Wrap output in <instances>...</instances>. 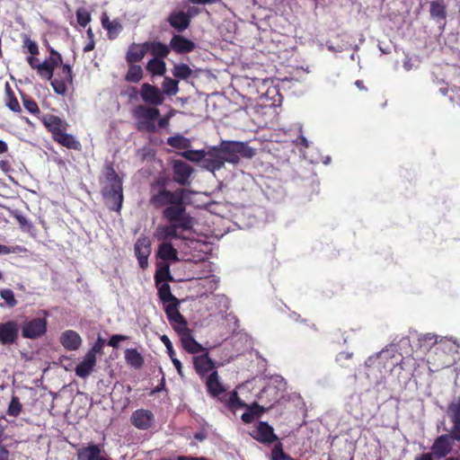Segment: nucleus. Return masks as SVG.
<instances>
[{
    "label": "nucleus",
    "instance_id": "f257e3e1",
    "mask_svg": "<svg viewBox=\"0 0 460 460\" xmlns=\"http://www.w3.org/2000/svg\"><path fill=\"white\" fill-rule=\"evenodd\" d=\"M102 195L110 209L119 211L123 201L122 184L120 179L112 169L108 170L106 173Z\"/></svg>",
    "mask_w": 460,
    "mask_h": 460
},
{
    "label": "nucleus",
    "instance_id": "f03ea898",
    "mask_svg": "<svg viewBox=\"0 0 460 460\" xmlns=\"http://www.w3.org/2000/svg\"><path fill=\"white\" fill-rule=\"evenodd\" d=\"M225 163L238 164L240 156L252 158L254 155V150L243 142L239 141H222L219 144Z\"/></svg>",
    "mask_w": 460,
    "mask_h": 460
},
{
    "label": "nucleus",
    "instance_id": "7ed1b4c3",
    "mask_svg": "<svg viewBox=\"0 0 460 460\" xmlns=\"http://www.w3.org/2000/svg\"><path fill=\"white\" fill-rule=\"evenodd\" d=\"M164 217L170 223L179 226L181 231L190 230L193 226V219L186 213L182 202L167 207L164 211Z\"/></svg>",
    "mask_w": 460,
    "mask_h": 460
},
{
    "label": "nucleus",
    "instance_id": "20e7f679",
    "mask_svg": "<svg viewBox=\"0 0 460 460\" xmlns=\"http://www.w3.org/2000/svg\"><path fill=\"white\" fill-rule=\"evenodd\" d=\"M41 317H36L24 322L22 327V334L26 339H38L45 334L47 331L48 313L42 311Z\"/></svg>",
    "mask_w": 460,
    "mask_h": 460
},
{
    "label": "nucleus",
    "instance_id": "39448f33",
    "mask_svg": "<svg viewBox=\"0 0 460 460\" xmlns=\"http://www.w3.org/2000/svg\"><path fill=\"white\" fill-rule=\"evenodd\" d=\"M184 190L179 189L175 191H169L165 189L161 190L151 199V203L156 207L172 206L174 203H181L184 198Z\"/></svg>",
    "mask_w": 460,
    "mask_h": 460
},
{
    "label": "nucleus",
    "instance_id": "423d86ee",
    "mask_svg": "<svg viewBox=\"0 0 460 460\" xmlns=\"http://www.w3.org/2000/svg\"><path fill=\"white\" fill-rule=\"evenodd\" d=\"M174 330L181 337V341L183 348L190 353L195 354L206 350L196 340L193 338L192 331L187 326L174 327Z\"/></svg>",
    "mask_w": 460,
    "mask_h": 460
},
{
    "label": "nucleus",
    "instance_id": "0eeeda50",
    "mask_svg": "<svg viewBox=\"0 0 460 460\" xmlns=\"http://www.w3.org/2000/svg\"><path fill=\"white\" fill-rule=\"evenodd\" d=\"M225 165V160L221 153L219 145L217 146L210 147L206 151L205 162L203 168L215 172L222 169Z\"/></svg>",
    "mask_w": 460,
    "mask_h": 460
},
{
    "label": "nucleus",
    "instance_id": "6e6552de",
    "mask_svg": "<svg viewBox=\"0 0 460 460\" xmlns=\"http://www.w3.org/2000/svg\"><path fill=\"white\" fill-rule=\"evenodd\" d=\"M454 440L450 435H441L434 441L431 450L435 456L442 458L449 455L454 447Z\"/></svg>",
    "mask_w": 460,
    "mask_h": 460
},
{
    "label": "nucleus",
    "instance_id": "1a4fd4ad",
    "mask_svg": "<svg viewBox=\"0 0 460 460\" xmlns=\"http://www.w3.org/2000/svg\"><path fill=\"white\" fill-rule=\"evenodd\" d=\"M137 116L142 119L143 128L148 131L155 130V120L160 115L156 108L139 106L137 111Z\"/></svg>",
    "mask_w": 460,
    "mask_h": 460
},
{
    "label": "nucleus",
    "instance_id": "9d476101",
    "mask_svg": "<svg viewBox=\"0 0 460 460\" xmlns=\"http://www.w3.org/2000/svg\"><path fill=\"white\" fill-rule=\"evenodd\" d=\"M130 420L136 428L146 430L153 426L155 417L150 411L139 409L132 413Z\"/></svg>",
    "mask_w": 460,
    "mask_h": 460
},
{
    "label": "nucleus",
    "instance_id": "9b49d317",
    "mask_svg": "<svg viewBox=\"0 0 460 460\" xmlns=\"http://www.w3.org/2000/svg\"><path fill=\"white\" fill-rule=\"evenodd\" d=\"M181 227L176 224L160 225L156 227L154 236L157 241L168 242L172 238H182Z\"/></svg>",
    "mask_w": 460,
    "mask_h": 460
},
{
    "label": "nucleus",
    "instance_id": "f8f14e48",
    "mask_svg": "<svg viewBox=\"0 0 460 460\" xmlns=\"http://www.w3.org/2000/svg\"><path fill=\"white\" fill-rule=\"evenodd\" d=\"M19 326L14 321H8L0 323V343L3 345L12 344L18 337Z\"/></svg>",
    "mask_w": 460,
    "mask_h": 460
},
{
    "label": "nucleus",
    "instance_id": "ddd939ff",
    "mask_svg": "<svg viewBox=\"0 0 460 460\" xmlns=\"http://www.w3.org/2000/svg\"><path fill=\"white\" fill-rule=\"evenodd\" d=\"M151 253V243L147 237H140L135 243V254L142 269L148 265V257Z\"/></svg>",
    "mask_w": 460,
    "mask_h": 460
},
{
    "label": "nucleus",
    "instance_id": "4468645a",
    "mask_svg": "<svg viewBox=\"0 0 460 460\" xmlns=\"http://www.w3.org/2000/svg\"><path fill=\"white\" fill-rule=\"evenodd\" d=\"M140 96L145 102L152 105H160L164 100L163 93L157 87L149 84L142 85Z\"/></svg>",
    "mask_w": 460,
    "mask_h": 460
},
{
    "label": "nucleus",
    "instance_id": "2eb2a0df",
    "mask_svg": "<svg viewBox=\"0 0 460 460\" xmlns=\"http://www.w3.org/2000/svg\"><path fill=\"white\" fill-rule=\"evenodd\" d=\"M77 460H110L100 445L91 444L77 450Z\"/></svg>",
    "mask_w": 460,
    "mask_h": 460
},
{
    "label": "nucleus",
    "instance_id": "dca6fc26",
    "mask_svg": "<svg viewBox=\"0 0 460 460\" xmlns=\"http://www.w3.org/2000/svg\"><path fill=\"white\" fill-rule=\"evenodd\" d=\"M61 345L67 350H77L82 345L81 336L73 330H67L59 337Z\"/></svg>",
    "mask_w": 460,
    "mask_h": 460
},
{
    "label": "nucleus",
    "instance_id": "f3484780",
    "mask_svg": "<svg viewBox=\"0 0 460 460\" xmlns=\"http://www.w3.org/2000/svg\"><path fill=\"white\" fill-rule=\"evenodd\" d=\"M57 58H50L43 63L37 66L38 73L41 77L51 80L53 77L54 68L62 63V57L59 53H56Z\"/></svg>",
    "mask_w": 460,
    "mask_h": 460
},
{
    "label": "nucleus",
    "instance_id": "a211bd4d",
    "mask_svg": "<svg viewBox=\"0 0 460 460\" xmlns=\"http://www.w3.org/2000/svg\"><path fill=\"white\" fill-rule=\"evenodd\" d=\"M95 365L96 357L86 353L83 360L76 366L75 369V375L81 378H86L92 374Z\"/></svg>",
    "mask_w": 460,
    "mask_h": 460
},
{
    "label": "nucleus",
    "instance_id": "6ab92c4d",
    "mask_svg": "<svg viewBox=\"0 0 460 460\" xmlns=\"http://www.w3.org/2000/svg\"><path fill=\"white\" fill-rule=\"evenodd\" d=\"M147 44L146 42L139 44V43H132L128 49L126 55V60L128 64H133L138 62L143 59L145 55L147 53Z\"/></svg>",
    "mask_w": 460,
    "mask_h": 460
},
{
    "label": "nucleus",
    "instance_id": "aec40b11",
    "mask_svg": "<svg viewBox=\"0 0 460 460\" xmlns=\"http://www.w3.org/2000/svg\"><path fill=\"white\" fill-rule=\"evenodd\" d=\"M252 436L258 441L264 443H270L276 439L272 427L266 422H260L253 430Z\"/></svg>",
    "mask_w": 460,
    "mask_h": 460
},
{
    "label": "nucleus",
    "instance_id": "412c9836",
    "mask_svg": "<svg viewBox=\"0 0 460 460\" xmlns=\"http://www.w3.org/2000/svg\"><path fill=\"white\" fill-rule=\"evenodd\" d=\"M179 300L168 303L165 306V314L170 322L175 323L174 327H185L187 323L178 309Z\"/></svg>",
    "mask_w": 460,
    "mask_h": 460
},
{
    "label": "nucleus",
    "instance_id": "4be33fe9",
    "mask_svg": "<svg viewBox=\"0 0 460 460\" xmlns=\"http://www.w3.org/2000/svg\"><path fill=\"white\" fill-rule=\"evenodd\" d=\"M174 180L181 184H186L192 173V169L182 161H175L173 164Z\"/></svg>",
    "mask_w": 460,
    "mask_h": 460
},
{
    "label": "nucleus",
    "instance_id": "5701e85b",
    "mask_svg": "<svg viewBox=\"0 0 460 460\" xmlns=\"http://www.w3.org/2000/svg\"><path fill=\"white\" fill-rule=\"evenodd\" d=\"M170 48L177 53H189L195 49V44L181 35H174L170 41Z\"/></svg>",
    "mask_w": 460,
    "mask_h": 460
},
{
    "label": "nucleus",
    "instance_id": "b1692460",
    "mask_svg": "<svg viewBox=\"0 0 460 460\" xmlns=\"http://www.w3.org/2000/svg\"><path fill=\"white\" fill-rule=\"evenodd\" d=\"M102 27L107 31L109 39L114 40L122 31V24L117 19L111 21L107 13H103L101 18Z\"/></svg>",
    "mask_w": 460,
    "mask_h": 460
},
{
    "label": "nucleus",
    "instance_id": "393cba45",
    "mask_svg": "<svg viewBox=\"0 0 460 460\" xmlns=\"http://www.w3.org/2000/svg\"><path fill=\"white\" fill-rule=\"evenodd\" d=\"M157 255L164 261H178V252L170 242H162L158 246Z\"/></svg>",
    "mask_w": 460,
    "mask_h": 460
},
{
    "label": "nucleus",
    "instance_id": "a878e982",
    "mask_svg": "<svg viewBox=\"0 0 460 460\" xmlns=\"http://www.w3.org/2000/svg\"><path fill=\"white\" fill-rule=\"evenodd\" d=\"M172 27L177 29L179 31H182L187 29L190 25V18L183 12L172 13L168 19Z\"/></svg>",
    "mask_w": 460,
    "mask_h": 460
},
{
    "label": "nucleus",
    "instance_id": "bb28decb",
    "mask_svg": "<svg viewBox=\"0 0 460 460\" xmlns=\"http://www.w3.org/2000/svg\"><path fill=\"white\" fill-rule=\"evenodd\" d=\"M207 387L208 393L213 396H218L225 392V388L219 381L217 371L212 372L207 380Z\"/></svg>",
    "mask_w": 460,
    "mask_h": 460
},
{
    "label": "nucleus",
    "instance_id": "cd10ccee",
    "mask_svg": "<svg viewBox=\"0 0 460 460\" xmlns=\"http://www.w3.org/2000/svg\"><path fill=\"white\" fill-rule=\"evenodd\" d=\"M54 138L59 144L68 148L77 149L80 146L79 142L72 135L66 134L62 130L55 131Z\"/></svg>",
    "mask_w": 460,
    "mask_h": 460
},
{
    "label": "nucleus",
    "instance_id": "c85d7f7f",
    "mask_svg": "<svg viewBox=\"0 0 460 460\" xmlns=\"http://www.w3.org/2000/svg\"><path fill=\"white\" fill-rule=\"evenodd\" d=\"M147 51L150 52L157 58H164L170 53V47L158 42V41H147Z\"/></svg>",
    "mask_w": 460,
    "mask_h": 460
},
{
    "label": "nucleus",
    "instance_id": "c756f323",
    "mask_svg": "<svg viewBox=\"0 0 460 460\" xmlns=\"http://www.w3.org/2000/svg\"><path fill=\"white\" fill-rule=\"evenodd\" d=\"M194 367L198 373L204 375L214 368V362L206 354L194 358Z\"/></svg>",
    "mask_w": 460,
    "mask_h": 460
},
{
    "label": "nucleus",
    "instance_id": "7c9ffc66",
    "mask_svg": "<svg viewBox=\"0 0 460 460\" xmlns=\"http://www.w3.org/2000/svg\"><path fill=\"white\" fill-rule=\"evenodd\" d=\"M125 360L128 365L134 368H139L144 364V358L136 349H127L125 350Z\"/></svg>",
    "mask_w": 460,
    "mask_h": 460
},
{
    "label": "nucleus",
    "instance_id": "2f4dec72",
    "mask_svg": "<svg viewBox=\"0 0 460 460\" xmlns=\"http://www.w3.org/2000/svg\"><path fill=\"white\" fill-rule=\"evenodd\" d=\"M155 283H163L166 280L172 281L173 278L170 272V265L166 261L158 263V269L155 275Z\"/></svg>",
    "mask_w": 460,
    "mask_h": 460
},
{
    "label": "nucleus",
    "instance_id": "473e14b6",
    "mask_svg": "<svg viewBox=\"0 0 460 460\" xmlns=\"http://www.w3.org/2000/svg\"><path fill=\"white\" fill-rule=\"evenodd\" d=\"M155 287L157 288V293L160 300L164 304H168L173 301L178 300L171 292V288L168 283H155Z\"/></svg>",
    "mask_w": 460,
    "mask_h": 460
},
{
    "label": "nucleus",
    "instance_id": "72a5a7b5",
    "mask_svg": "<svg viewBox=\"0 0 460 460\" xmlns=\"http://www.w3.org/2000/svg\"><path fill=\"white\" fill-rule=\"evenodd\" d=\"M221 400L225 402L226 406L232 411H236L239 408H246V406H248L238 397L237 393L234 391L225 394Z\"/></svg>",
    "mask_w": 460,
    "mask_h": 460
},
{
    "label": "nucleus",
    "instance_id": "f704fd0d",
    "mask_svg": "<svg viewBox=\"0 0 460 460\" xmlns=\"http://www.w3.org/2000/svg\"><path fill=\"white\" fill-rule=\"evenodd\" d=\"M246 411L242 414V420L244 423H251L253 421L255 416H260L263 411L264 408L260 406L258 403L253 402L251 405L246 406Z\"/></svg>",
    "mask_w": 460,
    "mask_h": 460
},
{
    "label": "nucleus",
    "instance_id": "c9c22d12",
    "mask_svg": "<svg viewBox=\"0 0 460 460\" xmlns=\"http://www.w3.org/2000/svg\"><path fill=\"white\" fill-rule=\"evenodd\" d=\"M146 70L154 76L164 75L166 70L165 63L160 58H154L148 61L146 65Z\"/></svg>",
    "mask_w": 460,
    "mask_h": 460
},
{
    "label": "nucleus",
    "instance_id": "e433bc0d",
    "mask_svg": "<svg viewBox=\"0 0 460 460\" xmlns=\"http://www.w3.org/2000/svg\"><path fill=\"white\" fill-rule=\"evenodd\" d=\"M4 102H5V105L12 111H14V112L21 111L20 104H19L17 99L14 97V94H13L8 83L5 84V100H4Z\"/></svg>",
    "mask_w": 460,
    "mask_h": 460
},
{
    "label": "nucleus",
    "instance_id": "4c0bfd02",
    "mask_svg": "<svg viewBox=\"0 0 460 460\" xmlns=\"http://www.w3.org/2000/svg\"><path fill=\"white\" fill-rule=\"evenodd\" d=\"M181 155L189 161L200 163L203 168L206 155L205 150H188L181 153Z\"/></svg>",
    "mask_w": 460,
    "mask_h": 460
},
{
    "label": "nucleus",
    "instance_id": "58836bf2",
    "mask_svg": "<svg viewBox=\"0 0 460 460\" xmlns=\"http://www.w3.org/2000/svg\"><path fill=\"white\" fill-rule=\"evenodd\" d=\"M143 77L142 67L138 65L129 64L128 71L126 75V80L131 83H137Z\"/></svg>",
    "mask_w": 460,
    "mask_h": 460
},
{
    "label": "nucleus",
    "instance_id": "ea45409f",
    "mask_svg": "<svg viewBox=\"0 0 460 460\" xmlns=\"http://www.w3.org/2000/svg\"><path fill=\"white\" fill-rule=\"evenodd\" d=\"M430 14L433 18L441 20L446 17V7L443 2L434 1L430 4Z\"/></svg>",
    "mask_w": 460,
    "mask_h": 460
},
{
    "label": "nucleus",
    "instance_id": "a19ab883",
    "mask_svg": "<svg viewBox=\"0 0 460 460\" xmlns=\"http://www.w3.org/2000/svg\"><path fill=\"white\" fill-rule=\"evenodd\" d=\"M162 87L164 93L169 96L175 95L179 91L178 81L170 77L164 78Z\"/></svg>",
    "mask_w": 460,
    "mask_h": 460
},
{
    "label": "nucleus",
    "instance_id": "79ce46f5",
    "mask_svg": "<svg viewBox=\"0 0 460 460\" xmlns=\"http://www.w3.org/2000/svg\"><path fill=\"white\" fill-rule=\"evenodd\" d=\"M167 143L175 148H187L190 145V140L182 136L171 137L167 139Z\"/></svg>",
    "mask_w": 460,
    "mask_h": 460
},
{
    "label": "nucleus",
    "instance_id": "37998d69",
    "mask_svg": "<svg viewBox=\"0 0 460 460\" xmlns=\"http://www.w3.org/2000/svg\"><path fill=\"white\" fill-rule=\"evenodd\" d=\"M0 296L4 300L5 305L13 308L17 305V300L14 297V294L11 289L5 288L0 291Z\"/></svg>",
    "mask_w": 460,
    "mask_h": 460
},
{
    "label": "nucleus",
    "instance_id": "c03bdc74",
    "mask_svg": "<svg viewBox=\"0 0 460 460\" xmlns=\"http://www.w3.org/2000/svg\"><path fill=\"white\" fill-rule=\"evenodd\" d=\"M172 74L175 77L186 79L191 75V69L185 64L176 65Z\"/></svg>",
    "mask_w": 460,
    "mask_h": 460
},
{
    "label": "nucleus",
    "instance_id": "a18cd8bd",
    "mask_svg": "<svg viewBox=\"0 0 460 460\" xmlns=\"http://www.w3.org/2000/svg\"><path fill=\"white\" fill-rule=\"evenodd\" d=\"M420 347L424 348L426 350H429L432 346H434L438 341L434 334L427 333L422 335L419 339Z\"/></svg>",
    "mask_w": 460,
    "mask_h": 460
},
{
    "label": "nucleus",
    "instance_id": "49530a36",
    "mask_svg": "<svg viewBox=\"0 0 460 460\" xmlns=\"http://www.w3.org/2000/svg\"><path fill=\"white\" fill-rule=\"evenodd\" d=\"M22 411V404L18 399V397H13L11 400V402L9 404L7 413L10 416L16 417L18 416Z\"/></svg>",
    "mask_w": 460,
    "mask_h": 460
},
{
    "label": "nucleus",
    "instance_id": "de8ad7c7",
    "mask_svg": "<svg viewBox=\"0 0 460 460\" xmlns=\"http://www.w3.org/2000/svg\"><path fill=\"white\" fill-rule=\"evenodd\" d=\"M51 82V85L58 94L64 95L66 92V82L63 79L54 78L49 80Z\"/></svg>",
    "mask_w": 460,
    "mask_h": 460
},
{
    "label": "nucleus",
    "instance_id": "09e8293b",
    "mask_svg": "<svg viewBox=\"0 0 460 460\" xmlns=\"http://www.w3.org/2000/svg\"><path fill=\"white\" fill-rule=\"evenodd\" d=\"M76 18H77L78 23L82 27H85L91 21V15L89 13V12L84 8H79L76 11Z\"/></svg>",
    "mask_w": 460,
    "mask_h": 460
},
{
    "label": "nucleus",
    "instance_id": "8fccbe9b",
    "mask_svg": "<svg viewBox=\"0 0 460 460\" xmlns=\"http://www.w3.org/2000/svg\"><path fill=\"white\" fill-rule=\"evenodd\" d=\"M23 40V47L28 49V51L33 56L37 55L39 52L38 45L35 41L31 40L30 37L26 34L22 35Z\"/></svg>",
    "mask_w": 460,
    "mask_h": 460
},
{
    "label": "nucleus",
    "instance_id": "3c124183",
    "mask_svg": "<svg viewBox=\"0 0 460 460\" xmlns=\"http://www.w3.org/2000/svg\"><path fill=\"white\" fill-rule=\"evenodd\" d=\"M453 426L450 429V435L453 439L460 441V417L451 419Z\"/></svg>",
    "mask_w": 460,
    "mask_h": 460
},
{
    "label": "nucleus",
    "instance_id": "603ef678",
    "mask_svg": "<svg viewBox=\"0 0 460 460\" xmlns=\"http://www.w3.org/2000/svg\"><path fill=\"white\" fill-rule=\"evenodd\" d=\"M105 344V340L102 337H98L95 343L93 345V347L87 351L88 354L96 357L98 353H101L103 346Z\"/></svg>",
    "mask_w": 460,
    "mask_h": 460
},
{
    "label": "nucleus",
    "instance_id": "864d4df0",
    "mask_svg": "<svg viewBox=\"0 0 460 460\" xmlns=\"http://www.w3.org/2000/svg\"><path fill=\"white\" fill-rule=\"evenodd\" d=\"M46 125L53 131V134L55 133V131L57 130H61L60 127H61V119H58V117H55V116H50L47 120H46Z\"/></svg>",
    "mask_w": 460,
    "mask_h": 460
},
{
    "label": "nucleus",
    "instance_id": "5fc2aeb1",
    "mask_svg": "<svg viewBox=\"0 0 460 460\" xmlns=\"http://www.w3.org/2000/svg\"><path fill=\"white\" fill-rule=\"evenodd\" d=\"M23 106L24 108L31 113L36 114L40 112V109L37 103L31 99H23Z\"/></svg>",
    "mask_w": 460,
    "mask_h": 460
},
{
    "label": "nucleus",
    "instance_id": "6e6d98bb",
    "mask_svg": "<svg viewBox=\"0 0 460 460\" xmlns=\"http://www.w3.org/2000/svg\"><path fill=\"white\" fill-rule=\"evenodd\" d=\"M272 460H288V456L283 452L280 446H276L272 450Z\"/></svg>",
    "mask_w": 460,
    "mask_h": 460
},
{
    "label": "nucleus",
    "instance_id": "4d7b16f0",
    "mask_svg": "<svg viewBox=\"0 0 460 460\" xmlns=\"http://www.w3.org/2000/svg\"><path fill=\"white\" fill-rule=\"evenodd\" d=\"M23 251H24V249L21 246L9 247V246L0 244V254L15 253V252H21Z\"/></svg>",
    "mask_w": 460,
    "mask_h": 460
},
{
    "label": "nucleus",
    "instance_id": "13d9d810",
    "mask_svg": "<svg viewBox=\"0 0 460 460\" xmlns=\"http://www.w3.org/2000/svg\"><path fill=\"white\" fill-rule=\"evenodd\" d=\"M448 412L450 419L460 417V401L458 402H453L448 407Z\"/></svg>",
    "mask_w": 460,
    "mask_h": 460
},
{
    "label": "nucleus",
    "instance_id": "bf43d9fd",
    "mask_svg": "<svg viewBox=\"0 0 460 460\" xmlns=\"http://www.w3.org/2000/svg\"><path fill=\"white\" fill-rule=\"evenodd\" d=\"M161 341L166 347L167 353L170 356V358H173L175 356V352L173 350L172 344L170 339L166 335H162Z\"/></svg>",
    "mask_w": 460,
    "mask_h": 460
},
{
    "label": "nucleus",
    "instance_id": "052dcab7",
    "mask_svg": "<svg viewBox=\"0 0 460 460\" xmlns=\"http://www.w3.org/2000/svg\"><path fill=\"white\" fill-rule=\"evenodd\" d=\"M127 339L128 337L125 335L114 334L111 337L110 341H108V345L113 348H117L120 341H123Z\"/></svg>",
    "mask_w": 460,
    "mask_h": 460
},
{
    "label": "nucleus",
    "instance_id": "680f3d73",
    "mask_svg": "<svg viewBox=\"0 0 460 460\" xmlns=\"http://www.w3.org/2000/svg\"><path fill=\"white\" fill-rule=\"evenodd\" d=\"M61 79H63L66 83L72 82V71L69 66L65 65L62 66Z\"/></svg>",
    "mask_w": 460,
    "mask_h": 460
},
{
    "label": "nucleus",
    "instance_id": "e2e57ef3",
    "mask_svg": "<svg viewBox=\"0 0 460 460\" xmlns=\"http://www.w3.org/2000/svg\"><path fill=\"white\" fill-rule=\"evenodd\" d=\"M9 452L4 446L0 444V460H8Z\"/></svg>",
    "mask_w": 460,
    "mask_h": 460
},
{
    "label": "nucleus",
    "instance_id": "0e129e2a",
    "mask_svg": "<svg viewBox=\"0 0 460 460\" xmlns=\"http://www.w3.org/2000/svg\"><path fill=\"white\" fill-rule=\"evenodd\" d=\"M171 359H172L173 366L177 369L178 373L181 376L182 375V366H181V361L178 358H176L175 356L173 358H172Z\"/></svg>",
    "mask_w": 460,
    "mask_h": 460
},
{
    "label": "nucleus",
    "instance_id": "69168bd1",
    "mask_svg": "<svg viewBox=\"0 0 460 460\" xmlns=\"http://www.w3.org/2000/svg\"><path fill=\"white\" fill-rule=\"evenodd\" d=\"M352 356L351 353H349V352H341L338 356H337V361L339 362H341L343 359H349Z\"/></svg>",
    "mask_w": 460,
    "mask_h": 460
},
{
    "label": "nucleus",
    "instance_id": "338daca9",
    "mask_svg": "<svg viewBox=\"0 0 460 460\" xmlns=\"http://www.w3.org/2000/svg\"><path fill=\"white\" fill-rule=\"evenodd\" d=\"M27 61H28L29 65H30L32 68H37V66H38L39 64H37L38 59H37L36 58H34V57L31 56V57H29V58H27Z\"/></svg>",
    "mask_w": 460,
    "mask_h": 460
},
{
    "label": "nucleus",
    "instance_id": "774afa93",
    "mask_svg": "<svg viewBox=\"0 0 460 460\" xmlns=\"http://www.w3.org/2000/svg\"><path fill=\"white\" fill-rule=\"evenodd\" d=\"M415 460H433L432 456L429 453L423 454L420 457H417Z\"/></svg>",
    "mask_w": 460,
    "mask_h": 460
}]
</instances>
